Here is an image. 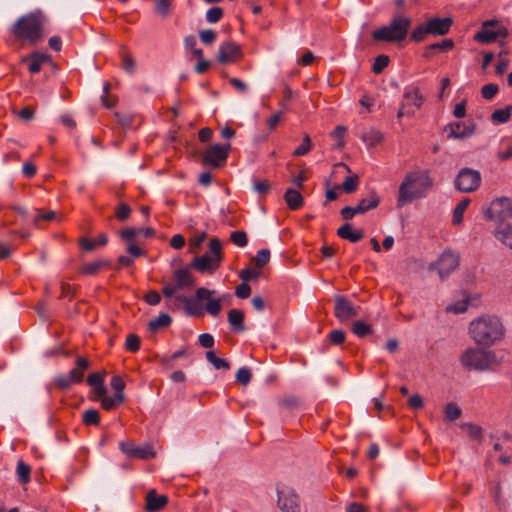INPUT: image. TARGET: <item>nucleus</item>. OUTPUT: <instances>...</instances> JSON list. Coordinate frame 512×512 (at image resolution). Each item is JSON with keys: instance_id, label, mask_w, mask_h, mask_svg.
I'll return each mask as SVG.
<instances>
[{"instance_id": "nucleus-1", "label": "nucleus", "mask_w": 512, "mask_h": 512, "mask_svg": "<svg viewBox=\"0 0 512 512\" xmlns=\"http://www.w3.org/2000/svg\"><path fill=\"white\" fill-rule=\"evenodd\" d=\"M433 186L428 170H416L406 174L399 186L397 204L399 207L424 198Z\"/></svg>"}, {"instance_id": "nucleus-2", "label": "nucleus", "mask_w": 512, "mask_h": 512, "mask_svg": "<svg viewBox=\"0 0 512 512\" xmlns=\"http://www.w3.org/2000/svg\"><path fill=\"white\" fill-rule=\"evenodd\" d=\"M469 332L477 344L488 346L502 339L504 328L499 318L483 316L470 323Z\"/></svg>"}, {"instance_id": "nucleus-3", "label": "nucleus", "mask_w": 512, "mask_h": 512, "mask_svg": "<svg viewBox=\"0 0 512 512\" xmlns=\"http://www.w3.org/2000/svg\"><path fill=\"white\" fill-rule=\"evenodd\" d=\"M411 24L412 19L410 17L398 12L388 25L373 31L372 37L376 41L401 42L406 39Z\"/></svg>"}, {"instance_id": "nucleus-4", "label": "nucleus", "mask_w": 512, "mask_h": 512, "mask_svg": "<svg viewBox=\"0 0 512 512\" xmlns=\"http://www.w3.org/2000/svg\"><path fill=\"white\" fill-rule=\"evenodd\" d=\"M45 17L40 13H29L22 16L13 25L12 32L18 39H25L31 43L43 37Z\"/></svg>"}, {"instance_id": "nucleus-5", "label": "nucleus", "mask_w": 512, "mask_h": 512, "mask_svg": "<svg viewBox=\"0 0 512 512\" xmlns=\"http://www.w3.org/2000/svg\"><path fill=\"white\" fill-rule=\"evenodd\" d=\"M453 24L451 17L431 18L425 23L415 27L411 33V40L415 42L424 41L426 35L443 36L446 35Z\"/></svg>"}, {"instance_id": "nucleus-6", "label": "nucleus", "mask_w": 512, "mask_h": 512, "mask_svg": "<svg viewBox=\"0 0 512 512\" xmlns=\"http://www.w3.org/2000/svg\"><path fill=\"white\" fill-rule=\"evenodd\" d=\"M461 364L468 370L483 371L496 363V356L490 350L468 348L460 358Z\"/></svg>"}, {"instance_id": "nucleus-7", "label": "nucleus", "mask_w": 512, "mask_h": 512, "mask_svg": "<svg viewBox=\"0 0 512 512\" xmlns=\"http://www.w3.org/2000/svg\"><path fill=\"white\" fill-rule=\"evenodd\" d=\"M459 264V254L450 249H446L442 252L437 261L429 264L428 270H437L441 281H444L446 277L458 269Z\"/></svg>"}, {"instance_id": "nucleus-8", "label": "nucleus", "mask_w": 512, "mask_h": 512, "mask_svg": "<svg viewBox=\"0 0 512 512\" xmlns=\"http://www.w3.org/2000/svg\"><path fill=\"white\" fill-rule=\"evenodd\" d=\"M484 216L487 220H494L500 225H505L504 222L512 218V201L506 197L496 199L485 211Z\"/></svg>"}, {"instance_id": "nucleus-9", "label": "nucleus", "mask_w": 512, "mask_h": 512, "mask_svg": "<svg viewBox=\"0 0 512 512\" xmlns=\"http://www.w3.org/2000/svg\"><path fill=\"white\" fill-rule=\"evenodd\" d=\"M481 183V175L479 171L472 168H462L454 181L458 191L469 193L478 189Z\"/></svg>"}, {"instance_id": "nucleus-10", "label": "nucleus", "mask_w": 512, "mask_h": 512, "mask_svg": "<svg viewBox=\"0 0 512 512\" xmlns=\"http://www.w3.org/2000/svg\"><path fill=\"white\" fill-rule=\"evenodd\" d=\"M214 294V290H209L207 288L201 287L196 290L195 298H189L184 295H179L176 297V299L184 303V310L187 315L197 317L203 315V311L199 305V301L208 299Z\"/></svg>"}, {"instance_id": "nucleus-11", "label": "nucleus", "mask_w": 512, "mask_h": 512, "mask_svg": "<svg viewBox=\"0 0 512 512\" xmlns=\"http://www.w3.org/2000/svg\"><path fill=\"white\" fill-rule=\"evenodd\" d=\"M230 149L231 145L229 143L225 145L215 144L209 147L203 153L202 164L209 165L213 168L221 167L225 163Z\"/></svg>"}, {"instance_id": "nucleus-12", "label": "nucleus", "mask_w": 512, "mask_h": 512, "mask_svg": "<svg viewBox=\"0 0 512 512\" xmlns=\"http://www.w3.org/2000/svg\"><path fill=\"white\" fill-rule=\"evenodd\" d=\"M423 101L424 98L421 95L419 88H412L411 90L405 91L403 94V102L397 113V118L400 119L403 116L413 115L415 109L421 108Z\"/></svg>"}, {"instance_id": "nucleus-13", "label": "nucleus", "mask_w": 512, "mask_h": 512, "mask_svg": "<svg viewBox=\"0 0 512 512\" xmlns=\"http://www.w3.org/2000/svg\"><path fill=\"white\" fill-rule=\"evenodd\" d=\"M358 308L343 295L334 296V316L344 323L357 317Z\"/></svg>"}, {"instance_id": "nucleus-14", "label": "nucleus", "mask_w": 512, "mask_h": 512, "mask_svg": "<svg viewBox=\"0 0 512 512\" xmlns=\"http://www.w3.org/2000/svg\"><path fill=\"white\" fill-rule=\"evenodd\" d=\"M277 506L280 512H300L298 495L293 488L277 489Z\"/></svg>"}, {"instance_id": "nucleus-15", "label": "nucleus", "mask_w": 512, "mask_h": 512, "mask_svg": "<svg viewBox=\"0 0 512 512\" xmlns=\"http://www.w3.org/2000/svg\"><path fill=\"white\" fill-rule=\"evenodd\" d=\"M119 448L124 454L135 459L148 460L156 455L150 444L136 446L132 441H125L119 444Z\"/></svg>"}, {"instance_id": "nucleus-16", "label": "nucleus", "mask_w": 512, "mask_h": 512, "mask_svg": "<svg viewBox=\"0 0 512 512\" xmlns=\"http://www.w3.org/2000/svg\"><path fill=\"white\" fill-rule=\"evenodd\" d=\"M241 46L234 42H224L220 45L217 61L221 64L233 63L242 57Z\"/></svg>"}, {"instance_id": "nucleus-17", "label": "nucleus", "mask_w": 512, "mask_h": 512, "mask_svg": "<svg viewBox=\"0 0 512 512\" xmlns=\"http://www.w3.org/2000/svg\"><path fill=\"white\" fill-rule=\"evenodd\" d=\"M476 129L474 122L465 125L463 122L450 123L444 127V131L448 132V138L467 139L471 137Z\"/></svg>"}, {"instance_id": "nucleus-18", "label": "nucleus", "mask_w": 512, "mask_h": 512, "mask_svg": "<svg viewBox=\"0 0 512 512\" xmlns=\"http://www.w3.org/2000/svg\"><path fill=\"white\" fill-rule=\"evenodd\" d=\"M498 26L497 19L486 20L481 24L480 30L474 35L473 39L481 44L494 43L496 39V28Z\"/></svg>"}, {"instance_id": "nucleus-19", "label": "nucleus", "mask_w": 512, "mask_h": 512, "mask_svg": "<svg viewBox=\"0 0 512 512\" xmlns=\"http://www.w3.org/2000/svg\"><path fill=\"white\" fill-rule=\"evenodd\" d=\"M220 262L212 257L210 254L205 253L199 257H195L189 267L194 268L201 273L212 274L220 267Z\"/></svg>"}, {"instance_id": "nucleus-20", "label": "nucleus", "mask_w": 512, "mask_h": 512, "mask_svg": "<svg viewBox=\"0 0 512 512\" xmlns=\"http://www.w3.org/2000/svg\"><path fill=\"white\" fill-rule=\"evenodd\" d=\"M146 506L145 509L148 512H159L168 503V497L166 495L157 494L155 489H151L146 494Z\"/></svg>"}, {"instance_id": "nucleus-21", "label": "nucleus", "mask_w": 512, "mask_h": 512, "mask_svg": "<svg viewBox=\"0 0 512 512\" xmlns=\"http://www.w3.org/2000/svg\"><path fill=\"white\" fill-rule=\"evenodd\" d=\"M174 284L181 290L184 288L193 287L195 284L194 278L188 267L177 269L174 272Z\"/></svg>"}, {"instance_id": "nucleus-22", "label": "nucleus", "mask_w": 512, "mask_h": 512, "mask_svg": "<svg viewBox=\"0 0 512 512\" xmlns=\"http://www.w3.org/2000/svg\"><path fill=\"white\" fill-rule=\"evenodd\" d=\"M337 235L345 240L352 243H356L364 238V233L361 229L353 230V226L350 223H345L337 229Z\"/></svg>"}, {"instance_id": "nucleus-23", "label": "nucleus", "mask_w": 512, "mask_h": 512, "mask_svg": "<svg viewBox=\"0 0 512 512\" xmlns=\"http://www.w3.org/2000/svg\"><path fill=\"white\" fill-rule=\"evenodd\" d=\"M379 204L380 197L375 191H371L369 196L359 200L355 207L357 208L359 214H364L369 210L377 208Z\"/></svg>"}, {"instance_id": "nucleus-24", "label": "nucleus", "mask_w": 512, "mask_h": 512, "mask_svg": "<svg viewBox=\"0 0 512 512\" xmlns=\"http://www.w3.org/2000/svg\"><path fill=\"white\" fill-rule=\"evenodd\" d=\"M228 322L232 330L236 333H240L245 330L244 313L240 309H231L228 312Z\"/></svg>"}, {"instance_id": "nucleus-25", "label": "nucleus", "mask_w": 512, "mask_h": 512, "mask_svg": "<svg viewBox=\"0 0 512 512\" xmlns=\"http://www.w3.org/2000/svg\"><path fill=\"white\" fill-rule=\"evenodd\" d=\"M110 266V261L99 259L94 262L84 264L79 268V273L83 275H96L102 268H108Z\"/></svg>"}, {"instance_id": "nucleus-26", "label": "nucleus", "mask_w": 512, "mask_h": 512, "mask_svg": "<svg viewBox=\"0 0 512 512\" xmlns=\"http://www.w3.org/2000/svg\"><path fill=\"white\" fill-rule=\"evenodd\" d=\"M284 200L291 210H297L301 208L304 202L301 193L292 188L286 190L284 193Z\"/></svg>"}, {"instance_id": "nucleus-27", "label": "nucleus", "mask_w": 512, "mask_h": 512, "mask_svg": "<svg viewBox=\"0 0 512 512\" xmlns=\"http://www.w3.org/2000/svg\"><path fill=\"white\" fill-rule=\"evenodd\" d=\"M495 237L502 244L512 249V226L510 224L499 225L495 230Z\"/></svg>"}, {"instance_id": "nucleus-28", "label": "nucleus", "mask_w": 512, "mask_h": 512, "mask_svg": "<svg viewBox=\"0 0 512 512\" xmlns=\"http://www.w3.org/2000/svg\"><path fill=\"white\" fill-rule=\"evenodd\" d=\"M351 330L357 337L364 338L372 334L373 327L364 320H357L352 323Z\"/></svg>"}, {"instance_id": "nucleus-29", "label": "nucleus", "mask_w": 512, "mask_h": 512, "mask_svg": "<svg viewBox=\"0 0 512 512\" xmlns=\"http://www.w3.org/2000/svg\"><path fill=\"white\" fill-rule=\"evenodd\" d=\"M361 140L369 147H373L377 145L378 143H381L384 139L383 134L379 130L371 129L367 132L362 133L360 136Z\"/></svg>"}, {"instance_id": "nucleus-30", "label": "nucleus", "mask_w": 512, "mask_h": 512, "mask_svg": "<svg viewBox=\"0 0 512 512\" xmlns=\"http://www.w3.org/2000/svg\"><path fill=\"white\" fill-rule=\"evenodd\" d=\"M108 242V237L106 234H100L95 241H90L89 239L83 237L79 240V245L86 251H92L95 249L96 245H106Z\"/></svg>"}, {"instance_id": "nucleus-31", "label": "nucleus", "mask_w": 512, "mask_h": 512, "mask_svg": "<svg viewBox=\"0 0 512 512\" xmlns=\"http://www.w3.org/2000/svg\"><path fill=\"white\" fill-rule=\"evenodd\" d=\"M110 385L115 390L114 395H116V400H118V403H123L125 401V395L123 393L125 382L122 377L118 375L113 376Z\"/></svg>"}, {"instance_id": "nucleus-32", "label": "nucleus", "mask_w": 512, "mask_h": 512, "mask_svg": "<svg viewBox=\"0 0 512 512\" xmlns=\"http://www.w3.org/2000/svg\"><path fill=\"white\" fill-rule=\"evenodd\" d=\"M172 318L166 313H161L156 319L151 320L148 323L150 331L155 332L161 327H167L171 324Z\"/></svg>"}, {"instance_id": "nucleus-33", "label": "nucleus", "mask_w": 512, "mask_h": 512, "mask_svg": "<svg viewBox=\"0 0 512 512\" xmlns=\"http://www.w3.org/2000/svg\"><path fill=\"white\" fill-rule=\"evenodd\" d=\"M470 203L469 198H463L455 207L453 211L452 223L454 225H460L463 221V214Z\"/></svg>"}, {"instance_id": "nucleus-34", "label": "nucleus", "mask_w": 512, "mask_h": 512, "mask_svg": "<svg viewBox=\"0 0 512 512\" xmlns=\"http://www.w3.org/2000/svg\"><path fill=\"white\" fill-rule=\"evenodd\" d=\"M511 114L512 106L507 105L504 109L495 110L491 115V119L495 123H506L509 121Z\"/></svg>"}, {"instance_id": "nucleus-35", "label": "nucleus", "mask_w": 512, "mask_h": 512, "mask_svg": "<svg viewBox=\"0 0 512 512\" xmlns=\"http://www.w3.org/2000/svg\"><path fill=\"white\" fill-rule=\"evenodd\" d=\"M208 247L210 250V255L218 260L220 263L224 257L222 252V243L218 238L210 239L208 243Z\"/></svg>"}, {"instance_id": "nucleus-36", "label": "nucleus", "mask_w": 512, "mask_h": 512, "mask_svg": "<svg viewBox=\"0 0 512 512\" xmlns=\"http://www.w3.org/2000/svg\"><path fill=\"white\" fill-rule=\"evenodd\" d=\"M82 420L87 426H97L100 422V414L95 409H88L83 413Z\"/></svg>"}, {"instance_id": "nucleus-37", "label": "nucleus", "mask_w": 512, "mask_h": 512, "mask_svg": "<svg viewBox=\"0 0 512 512\" xmlns=\"http://www.w3.org/2000/svg\"><path fill=\"white\" fill-rule=\"evenodd\" d=\"M270 260V250L261 249L257 252V255L251 259V262L260 269L265 266Z\"/></svg>"}, {"instance_id": "nucleus-38", "label": "nucleus", "mask_w": 512, "mask_h": 512, "mask_svg": "<svg viewBox=\"0 0 512 512\" xmlns=\"http://www.w3.org/2000/svg\"><path fill=\"white\" fill-rule=\"evenodd\" d=\"M461 413L460 407L453 402L448 403L444 408L445 418L448 421H455L461 416Z\"/></svg>"}, {"instance_id": "nucleus-39", "label": "nucleus", "mask_w": 512, "mask_h": 512, "mask_svg": "<svg viewBox=\"0 0 512 512\" xmlns=\"http://www.w3.org/2000/svg\"><path fill=\"white\" fill-rule=\"evenodd\" d=\"M461 428L464 429L471 438L481 440L483 437L482 428L477 424L464 423L461 425Z\"/></svg>"}, {"instance_id": "nucleus-40", "label": "nucleus", "mask_w": 512, "mask_h": 512, "mask_svg": "<svg viewBox=\"0 0 512 512\" xmlns=\"http://www.w3.org/2000/svg\"><path fill=\"white\" fill-rule=\"evenodd\" d=\"M389 62H390V59L387 55H384V54L378 55L375 58L374 63L372 65V71L375 74L382 73L383 70L388 66Z\"/></svg>"}, {"instance_id": "nucleus-41", "label": "nucleus", "mask_w": 512, "mask_h": 512, "mask_svg": "<svg viewBox=\"0 0 512 512\" xmlns=\"http://www.w3.org/2000/svg\"><path fill=\"white\" fill-rule=\"evenodd\" d=\"M30 466L25 464L23 461H19L17 464V475L22 484H27L30 481Z\"/></svg>"}, {"instance_id": "nucleus-42", "label": "nucleus", "mask_w": 512, "mask_h": 512, "mask_svg": "<svg viewBox=\"0 0 512 512\" xmlns=\"http://www.w3.org/2000/svg\"><path fill=\"white\" fill-rule=\"evenodd\" d=\"M358 184H359V177H358V175L353 174L351 176H348L344 180L341 187L346 193H353L357 189Z\"/></svg>"}, {"instance_id": "nucleus-43", "label": "nucleus", "mask_w": 512, "mask_h": 512, "mask_svg": "<svg viewBox=\"0 0 512 512\" xmlns=\"http://www.w3.org/2000/svg\"><path fill=\"white\" fill-rule=\"evenodd\" d=\"M230 240L238 247H245L248 243L247 234L242 230L233 231Z\"/></svg>"}, {"instance_id": "nucleus-44", "label": "nucleus", "mask_w": 512, "mask_h": 512, "mask_svg": "<svg viewBox=\"0 0 512 512\" xmlns=\"http://www.w3.org/2000/svg\"><path fill=\"white\" fill-rule=\"evenodd\" d=\"M252 378L251 370L246 367H241L236 373V381L243 386L249 384Z\"/></svg>"}, {"instance_id": "nucleus-45", "label": "nucleus", "mask_w": 512, "mask_h": 512, "mask_svg": "<svg viewBox=\"0 0 512 512\" xmlns=\"http://www.w3.org/2000/svg\"><path fill=\"white\" fill-rule=\"evenodd\" d=\"M454 47V41L452 39H444L440 42L429 45L430 50H438L441 52H448Z\"/></svg>"}, {"instance_id": "nucleus-46", "label": "nucleus", "mask_w": 512, "mask_h": 512, "mask_svg": "<svg viewBox=\"0 0 512 512\" xmlns=\"http://www.w3.org/2000/svg\"><path fill=\"white\" fill-rule=\"evenodd\" d=\"M222 17L223 9L218 6L212 7L206 12V20L209 23H217Z\"/></svg>"}, {"instance_id": "nucleus-47", "label": "nucleus", "mask_w": 512, "mask_h": 512, "mask_svg": "<svg viewBox=\"0 0 512 512\" xmlns=\"http://www.w3.org/2000/svg\"><path fill=\"white\" fill-rule=\"evenodd\" d=\"M311 147H312L311 139H310L309 135L306 134L303 138L302 144L297 149H295V151L293 152V156H295V157L303 156L310 151Z\"/></svg>"}, {"instance_id": "nucleus-48", "label": "nucleus", "mask_w": 512, "mask_h": 512, "mask_svg": "<svg viewBox=\"0 0 512 512\" xmlns=\"http://www.w3.org/2000/svg\"><path fill=\"white\" fill-rule=\"evenodd\" d=\"M140 338L136 334H129L126 338L125 347L130 352H137L140 349Z\"/></svg>"}, {"instance_id": "nucleus-49", "label": "nucleus", "mask_w": 512, "mask_h": 512, "mask_svg": "<svg viewBox=\"0 0 512 512\" xmlns=\"http://www.w3.org/2000/svg\"><path fill=\"white\" fill-rule=\"evenodd\" d=\"M222 306L220 299H209L205 305V310L212 316H217L221 312Z\"/></svg>"}, {"instance_id": "nucleus-50", "label": "nucleus", "mask_w": 512, "mask_h": 512, "mask_svg": "<svg viewBox=\"0 0 512 512\" xmlns=\"http://www.w3.org/2000/svg\"><path fill=\"white\" fill-rule=\"evenodd\" d=\"M498 90V85L489 83L482 87L481 94L484 99L490 100L498 93Z\"/></svg>"}, {"instance_id": "nucleus-51", "label": "nucleus", "mask_w": 512, "mask_h": 512, "mask_svg": "<svg viewBox=\"0 0 512 512\" xmlns=\"http://www.w3.org/2000/svg\"><path fill=\"white\" fill-rule=\"evenodd\" d=\"M131 214V208L126 203H120L116 209V218L119 221H126Z\"/></svg>"}, {"instance_id": "nucleus-52", "label": "nucleus", "mask_w": 512, "mask_h": 512, "mask_svg": "<svg viewBox=\"0 0 512 512\" xmlns=\"http://www.w3.org/2000/svg\"><path fill=\"white\" fill-rule=\"evenodd\" d=\"M346 335L345 332L340 329L332 330L329 335V341L334 345H340L345 341Z\"/></svg>"}, {"instance_id": "nucleus-53", "label": "nucleus", "mask_w": 512, "mask_h": 512, "mask_svg": "<svg viewBox=\"0 0 512 512\" xmlns=\"http://www.w3.org/2000/svg\"><path fill=\"white\" fill-rule=\"evenodd\" d=\"M142 233V228H126L120 232V237L122 240L127 242H132L131 240L136 236H139Z\"/></svg>"}, {"instance_id": "nucleus-54", "label": "nucleus", "mask_w": 512, "mask_h": 512, "mask_svg": "<svg viewBox=\"0 0 512 512\" xmlns=\"http://www.w3.org/2000/svg\"><path fill=\"white\" fill-rule=\"evenodd\" d=\"M260 277V272L257 270H252L250 268H246L240 271L239 278L244 281L256 280Z\"/></svg>"}, {"instance_id": "nucleus-55", "label": "nucleus", "mask_w": 512, "mask_h": 512, "mask_svg": "<svg viewBox=\"0 0 512 512\" xmlns=\"http://www.w3.org/2000/svg\"><path fill=\"white\" fill-rule=\"evenodd\" d=\"M345 132H346V127L339 125L331 133L332 137H335V138L338 139V143H337V148L338 149H342L344 147V145H345V141H344V134H345Z\"/></svg>"}, {"instance_id": "nucleus-56", "label": "nucleus", "mask_w": 512, "mask_h": 512, "mask_svg": "<svg viewBox=\"0 0 512 512\" xmlns=\"http://www.w3.org/2000/svg\"><path fill=\"white\" fill-rule=\"evenodd\" d=\"M56 218V213L52 210L50 211H47L45 213H38L34 218H33V223L35 226L37 227H40V221L41 220H44V221H52Z\"/></svg>"}, {"instance_id": "nucleus-57", "label": "nucleus", "mask_w": 512, "mask_h": 512, "mask_svg": "<svg viewBox=\"0 0 512 512\" xmlns=\"http://www.w3.org/2000/svg\"><path fill=\"white\" fill-rule=\"evenodd\" d=\"M199 37L204 44L211 45L216 39V33L211 29H206L200 31Z\"/></svg>"}, {"instance_id": "nucleus-58", "label": "nucleus", "mask_w": 512, "mask_h": 512, "mask_svg": "<svg viewBox=\"0 0 512 512\" xmlns=\"http://www.w3.org/2000/svg\"><path fill=\"white\" fill-rule=\"evenodd\" d=\"M170 6H171L170 0H157L156 1V11L164 17L169 15Z\"/></svg>"}, {"instance_id": "nucleus-59", "label": "nucleus", "mask_w": 512, "mask_h": 512, "mask_svg": "<svg viewBox=\"0 0 512 512\" xmlns=\"http://www.w3.org/2000/svg\"><path fill=\"white\" fill-rule=\"evenodd\" d=\"M251 294V287L247 283H241L236 287L235 295L240 299H246Z\"/></svg>"}, {"instance_id": "nucleus-60", "label": "nucleus", "mask_w": 512, "mask_h": 512, "mask_svg": "<svg viewBox=\"0 0 512 512\" xmlns=\"http://www.w3.org/2000/svg\"><path fill=\"white\" fill-rule=\"evenodd\" d=\"M101 400V406L103 409L109 411L116 407L117 405H120L121 403H118V400H116V395L113 397L104 396Z\"/></svg>"}, {"instance_id": "nucleus-61", "label": "nucleus", "mask_w": 512, "mask_h": 512, "mask_svg": "<svg viewBox=\"0 0 512 512\" xmlns=\"http://www.w3.org/2000/svg\"><path fill=\"white\" fill-rule=\"evenodd\" d=\"M199 344L203 348H212L214 346V338L211 334L203 333L198 338Z\"/></svg>"}, {"instance_id": "nucleus-62", "label": "nucleus", "mask_w": 512, "mask_h": 512, "mask_svg": "<svg viewBox=\"0 0 512 512\" xmlns=\"http://www.w3.org/2000/svg\"><path fill=\"white\" fill-rule=\"evenodd\" d=\"M254 190L262 195H265L270 190V184L267 180L264 181H255L254 182Z\"/></svg>"}, {"instance_id": "nucleus-63", "label": "nucleus", "mask_w": 512, "mask_h": 512, "mask_svg": "<svg viewBox=\"0 0 512 512\" xmlns=\"http://www.w3.org/2000/svg\"><path fill=\"white\" fill-rule=\"evenodd\" d=\"M408 405L411 409H420L424 405L423 399L419 394H413L408 400Z\"/></svg>"}, {"instance_id": "nucleus-64", "label": "nucleus", "mask_w": 512, "mask_h": 512, "mask_svg": "<svg viewBox=\"0 0 512 512\" xmlns=\"http://www.w3.org/2000/svg\"><path fill=\"white\" fill-rule=\"evenodd\" d=\"M359 214L356 207L346 206L340 211V215L345 220L352 219L355 215Z\"/></svg>"}]
</instances>
